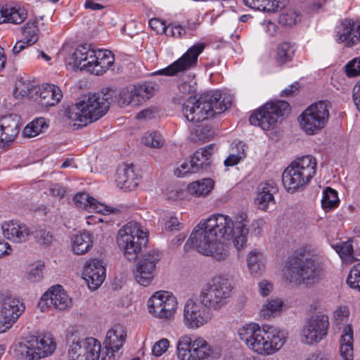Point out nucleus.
Returning a JSON list of instances; mask_svg holds the SVG:
<instances>
[{
    "label": "nucleus",
    "mask_w": 360,
    "mask_h": 360,
    "mask_svg": "<svg viewBox=\"0 0 360 360\" xmlns=\"http://www.w3.org/2000/svg\"><path fill=\"white\" fill-rule=\"evenodd\" d=\"M262 25L265 32L267 33L269 36L274 37L276 35L278 30V27L276 22L269 20H264Z\"/></svg>",
    "instance_id": "60"
},
{
    "label": "nucleus",
    "mask_w": 360,
    "mask_h": 360,
    "mask_svg": "<svg viewBox=\"0 0 360 360\" xmlns=\"http://www.w3.org/2000/svg\"><path fill=\"white\" fill-rule=\"evenodd\" d=\"M49 191L51 195L58 198L59 199L63 198L67 192L66 188L59 184H51L49 186Z\"/></svg>",
    "instance_id": "59"
},
{
    "label": "nucleus",
    "mask_w": 360,
    "mask_h": 360,
    "mask_svg": "<svg viewBox=\"0 0 360 360\" xmlns=\"http://www.w3.org/2000/svg\"><path fill=\"white\" fill-rule=\"evenodd\" d=\"M44 264L38 263L30 265L27 271L26 277L32 283L39 282L43 278Z\"/></svg>",
    "instance_id": "48"
},
{
    "label": "nucleus",
    "mask_w": 360,
    "mask_h": 360,
    "mask_svg": "<svg viewBox=\"0 0 360 360\" xmlns=\"http://www.w3.org/2000/svg\"><path fill=\"white\" fill-rule=\"evenodd\" d=\"M141 142L147 147L159 148L163 146L164 139L160 133L157 131H148L143 136Z\"/></svg>",
    "instance_id": "45"
},
{
    "label": "nucleus",
    "mask_w": 360,
    "mask_h": 360,
    "mask_svg": "<svg viewBox=\"0 0 360 360\" xmlns=\"http://www.w3.org/2000/svg\"><path fill=\"white\" fill-rule=\"evenodd\" d=\"M353 330L350 326H346L340 337L339 360H353Z\"/></svg>",
    "instance_id": "34"
},
{
    "label": "nucleus",
    "mask_w": 360,
    "mask_h": 360,
    "mask_svg": "<svg viewBox=\"0 0 360 360\" xmlns=\"http://www.w3.org/2000/svg\"><path fill=\"white\" fill-rule=\"evenodd\" d=\"M34 99L39 105L44 107H51L57 105L63 98V93L60 89L52 84H44L35 86ZM34 98V96H30Z\"/></svg>",
    "instance_id": "25"
},
{
    "label": "nucleus",
    "mask_w": 360,
    "mask_h": 360,
    "mask_svg": "<svg viewBox=\"0 0 360 360\" xmlns=\"http://www.w3.org/2000/svg\"><path fill=\"white\" fill-rule=\"evenodd\" d=\"M83 276L89 288L92 290H96L105 278V268L103 262L96 259L87 261L84 267Z\"/></svg>",
    "instance_id": "24"
},
{
    "label": "nucleus",
    "mask_w": 360,
    "mask_h": 360,
    "mask_svg": "<svg viewBox=\"0 0 360 360\" xmlns=\"http://www.w3.org/2000/svg\"><path fill=\"white\" fill-rule=\"evenodd\" d=\"M243 1L250 8L269 13L275 12L280 8L278 0H243Z\"/></svg>",
    "instance_id": "39"
},
{
    "label": "nucleus",
    "mask_w": 360,
    "mask_h": 360,
    "mask_svg": "<svg viewBox=\"0 0 360 360\" xmlns=\"http://www.w3.org/2000/svg\"><path fill=\"white\" fill-rule=\"evenodd\" d=\"M335 40L338 43H344L350 47L358 43L354 22L351 19H345L336 27Z\"/></svg>",
    "instance_id": "30"
},
{
    "label": "nucleus",
    "mask_w": 360,
    "mask_h": 360,
    "mask_svg": "<svg viewBox=\"0 0 360 360\" xmlns=\"http://www.w3.org/2000/svg\"><path fill=\"white\" fill-rule=\"evenodd\" d=\"M233 288L228 278L215 276L202 288L199 301L210 310L219 311L228 304Z\"/></svg>",
    "instance_id": "10"
},
{
    "label": "nucleus",
    "mask_w": 360,
    "mask_h": 360,
    "mask_svg": "<svg viewBox=\"0 0 360 360\" xmlns=\"http://www.w3.org/2000/svg\"><path fill=\"white\" fill-rule=\"evenodd\" d=\"M196 82L193 79L184 81L179 84V90L184 94H190L195 91Z\"/></svg>",
    "instance_id": "57"
},
{
    "label": "nucleus",
    "mask_w": 360,
    "mask_h": 360,
    "mask_svg": "<svg viewBox=\"0 0 360 360\" xmlns=\"http://www.w3.org/2000/svg\"><path fill=\"white\" fill-rule=\"evenodd\" d=\"M73 200L78 207L89 212H92L102 214H109L112 212V209L110 207L101 203L86 192L77 193L74 196Z\"/></svg>",
    "instance_id": "28"
},
{
    "label": "nucleus",
    "mask_w": 360,
    "mask_h": 360,
    "mask_svg": "<svg viewBox=\"0 0 360 360\" xmlns=\"http://www.w3.org/2000/svg\"><path fill=\"white\" fill-rule=\"evenodd\" d=\"M155 91V84L150 82L129 86L121 90L117 103L121 107L141 105L151 98Z\"/></svg>",
    "instance_id": "17"
},
{
    "label": "nucleus",
    "mask_w": 360,
    "mask_h": 360,
    "mask_svg": "<svg viewBox=\"0 0 360 360\" xmlns=\"http://www.w3.org/2000/svg\"><path fill=\"white\" fill-rule=\"evenodd\" d=\"M316 166V159L311 155L294 160L282 174V182L286 191L295 193L303 191L314 176Z\"/></svg>",
    "instance_id": "5"
},
{
    "label": "nucleus",
    "mask_w": 360,
    "mask_h": 360,
    "mask_svg": "<svg viewBox=\"0 0 360 360\" xmlns=\"http://www.w3.org/2000/svg\"><path fill=\"white\" fill-rule=\"evenodd\" d=\"M35 86H33L30 82H18L13 90V94L16 98H23L30 96V94L34 91Z\"/></svg>",
    "instance_id": "50"
},
{
    "label": "nucleus",
    "mask_w": 360,
    "mask_h": 360,
    "mask_svg": "<svg viewBox=\"0 0 360 360\" xmlns=\"http://www.w3.org/2000/svg\"><path fill=\"white\" fill-rule=\"evenodd\" d=\"M71 304V299L61 285H56L43 294L38 303L42 311L53 307L56 309L65 310Z\"/></svg>",
    "instance_id": "23"
},
{
    "label": "nucleus",
    "mask_w": 360,
    "mask_h": 360,
    "mask_svg": "<svg viewBox=\"0 0 360 360\" xmlns=\"http://www.w3.org/2000/svg\"><path fill=\"white\" fill-rule=\"evenodd\" d=\"M349 315V310L346 306L338 307L333 312L335 324L340 327L345 322H347Z\"/></svg>",
    "instance_id": "52"
},
{
    "label": "nucleus",
    "mask_w": 360,
    "mask_h": 360,
    "mask_svg": "<svg viewBox=\"0 0 360 360\" xmlns=\"http://www.w3.org/2000/svg\"><path fill=\"white\" fill-rule=\"evenodd\" d=\"M149 26L157 34H162L165 32L167 25L165 21L159 18H152L148 22Z\"/></svg>",
    "instance_id": "58"
},
{
    "label": "nucleus",
    "mask_w": 360,
    "mask_h": 360,
    "mask_svg": "<svg viewBox=\"0 0 360 360\" xmlns=\"http://www.w3.org/2000/svg\"><path fill=\"white\" fill-rule=\"evenodd\" d=\"M115 181L117 186L126 190H131L138 186L137 175L132 166L120 168L116 173Z\"/></svg>",
    "instance_id": "33"
},
{
    "label": "nucleus",
    "mask_w": 360,
    "mask_h": 360,
    "mask_svg": "<svg viewBox=\"0 0 360 360\" xmlns=\"http://www.w3.org/2000/svg\"><path fill=\"white\" fill-rule=\"evenodd\" d=\"M276 184L274 181L269 180L260 183L257 188V197L255 203L261 210H266L269 203L274 200V193L277 191Z\"/></svg>",
    "instance_id": "31"
},
{
    "label": "nucleus",
    "mask_w": 360,
    "mask_h": 360,
    "mask_svg": "<svg viewBox=\"0 0 360 360\" xmlns=\"http://www.w3.org/2000/svg\"><path fill=\"white\" fill-rule=\"evenodd\" d=\"M290 111L287 101L278 100L266 102L252 113L249 119L252 125L260 127L264 131L273 128L279 117Z\"/></svg>",
    "instance_id": "13"
},
{
    "label": "nucleus",
    "mask_w": 360,
    "mask_h": 360,
    "mask_svg": "<svg viewBox=\"0 0 360 360\" xmlns=\"http://www.w3.org/2000/svg\"><path fill=\"white\" fill-rule=\"evenodd\" d=\"M205 48L203 42H198L191 46L179 59L167 67L159 70L153 75L169 77L178 76L190 69L195 68L198 63V58Z\"/></svg>",
    "instance_id": "15"
},
{
    "label": "nucleus",
    "mask_w": 360,
    "mask_h": 360,
    "mask_svg": "<svg viewBox=\"0 0 360 360\" xmlns=\"http://www.w3.org/2000/svg\"><path fill=\"white\" fill-rule=\"evenodd\" d=\"M214 182L211 179H204L190 184L188 186V191L191 195L196 196H205L213 189Z\"/></svg>",
    "instance_id": "38"
},
{
    "label": "nucleus",
    "mask_w": 360,
    "mask_h": 360,
    "mask_svg": "<svg viewBox=\"0 0 360 360\" xmlns=\"http://www.w3.org/2000/svg\"><path fill=\"white\" fill-rule=\"evenodd\" d=\"M206 228L212 232L219 243L232 240L237 250L246 245L248 241V215L244 212H238L234 220L226 214L215 213L203 220Z\"/></svg>",
    "instance_id": "2"
},
{
    "label": "nucleus",
    "mask_w": 360,
    "mask_h": 360,
    "mask_svg": "<svg viewBox=\"0 0 360 360\" xmlns=\"http://www.w3.org/2000/svg\"><path fill=\"white\" fill-rule=\"evenodd\" d=\"M20 118L16 115L0 117V145L13 142L19 133Z\"/></svg>",
    "instance_id": "27"
},
{
    "label": "nucleus",
    "mask_w": 360,
    "mask_h": 360,
    "mask_svg": "<svg viewBox=\"0 0 360 360\" xmlns=\"http://www.w3.org/2000/svg\"><path fill=\"white\" fill-rule=\"evenodd\" d=\"M329 318L326 314H318L311 316L302 330V340L307 345L321 342L328 335Z\"/></svg>",
    "instance_id": "19"
},
{
    "label": "nucleus",
    "mask_w": 360,
    "mask_h": 360,
    "mask_svg": "<svg viewBox=\"0 0 360 360\" xmlns=\"http://www.w3.org/2000/svg\"><path fill=\"white\" fill-rule=\"evenodd\" d=\"M191 173L190 161L183 162L179 167L174 170V174L177 177H184L185 175Z\"/></svg>",
    "instance_id": "62"
},
{
    "label": "nucleus",
    "mask_w": 360,
    "mask_h": 360,
    "mask_svg": "<svg viewBox=\"0 0 360 360\" xmlns=\"http://www.w3.org/2000/svg\"><path fill=\"white\" fill-rule=\"evenodd\" d=\"M160 259V253L158 250L147 252L136 264L134 275L136 282L143 286H148L154 277L156 264Z\"/></svg>",
    "instance_id": "21"
},
{
    "label": "nucleus",
    "mask_w": 360,
    "mask_h": 360,
    "mask_svg": "<svg viewBox=\"0 0 360 360\" xmlns=\"http://www.w3.org/2000/svg\"><path fill=\"white\" fill-rule=\"evenodd\" d=\"M282 307V300L280 299H271L262 306L260 316L264 319H269L280 313Z\"/></svg>",
    "instance_id": "43"
},
{
    "label": "nucleus",
    "mask_w": 360,
    "mask_h": 360,
    "mask_svg": "<svg viewBox=\"0 0 360 360\" xmlns=\"http://www.w3.org/2000/svg\"><path fill=\"white\" fill-rule=\"evenodd\" d=\"M330 106L328 101H319L308 106L298 117L301 129L308 135L318 134L328 121Z\"/></svg>",
    "instance_id": "12"
},
{
    "label": "nucleus",
    "mask_w": 360,
    "mask_h": 360,
    "mask_svg": "<svg viewBox=\"0 0 360 360\" xmlns=\"http://www.w3.org/2000/svg\"><path fill=\"white\" fill-rule=\"evenodd\" d=\"M158 223L167 231L178 230L180 223L178 219L171 213H165L159 219Z\"/></svg>",
    "instance_id": "49"
},
{
    "label": "nucleus",
    "mask_w": 360,
    "mask_h": 360,
    "mask_svg": "<svg viewBox=\"0 0 360 360\" xmlns=\"http://www.w3.org/2000/svg\"><path fill=\"white\" fill-rule=\"evenodd\" d=\"M148 312L153 316L168 320L172 319L177 309L178 302L172 293L160 290L155 292L148 300Z\"/></svg>",
    "instance_id": "16"
},
{
    "label": "nucleus",
    "mask_w": 360,
    "mask_h": 360,
    "mask_svg": "<svg viewBox=\"0 0 360 360\" xmlns=\"http://www.w3.org/2000/svg\"><path fill=\"white\" fill-rule=\"evenodd\" d=\"M240 340L252 352L260 356H271L285 344L287 333L280 328L256 323L243 325L238 330Z\"/></svg>",
    "instance_id": "1"
},
{
    "label": "nucleus",
    "mask_w": 360,
    "mask_h": 360,
    "mask_svg": "<svg viewBox=\"0 0 360 360\" xmlns=\"http://www.w3.org/2000/svg\"><path fill=\"white\" fill-rule=\"evenodd\" d=\"M47 128L48 125L44 118H37L24 128L22 134L25 137L32 138L44 132Z\"/></svg>",
    "instance_id": "42"
},
{
    "label": "nucleus",
    "mask_w": 360,
    "mask_h": 360,
    "mask_svg": "<svg viewBox=\"0 0 360 360\" xmlns=\"http://www.w3.org/2000/svg\"><path fill=\"white\" fill-rule=\"evenodd\" d=\"M126 336L127 332L124 327L120 324L115 325L108 331L104 341L108 356L110 357L114 356L115 352L123 346Z\"/></svg>",
    "instance_id": "29"
},
{
    "label": "nucleus",
    "mask_w": 360,
    "mask_h": 360,
    "mask_svg": "<svg viewBox=\"0 0 360 360\" xmlns=\"http://www.w3.org/2000/svg\"><path fill=\"white\" fill-rule=\"evenodd\" d=\"M165 34L167 36H169L174 38H181L186 34L185 28L176 24H169L167 25V28Z\"/></svg>",
    "instance_id": "54"
},
{
    "label": "nucleus",
    "mask_w": 360,
    "mask_h": 360,
    "mask_svg": "<svg viewBox=\"0 0 360 360\" xmlns=\"http://www.w3.org/2000/svg\"><path fill=\"white\" fill-rule=\"evenodd\" d=\"M211 310L199 302L188 299L184 307V323L189 329H198L208 323L212 318Z\"/></svg>",
    "instance_id": "18"
},
{
    "label": "nucleus",
    "mask_w": 360,
    "mask_h": 360,
    "mask_svg": "<svg viewBox=\"0 0 360 360\" xmlns=\"http://www.w3.org/2000/svg\"><path fill=\"white\" fill-rule=\"evenodd\" d=\"M264 261L262 252L256 249L250 251L247 256V264L250 274L257 275L260 273L264 269Z\"/></svg>",
    "instance_id": "37"
},
{
    "label": "nucleus",
    "mask_w": 360,
    "mask_h": 360,
    "mask_svg": "<svg viewBox=\"0 0 360 360\" xmlns=\"http://www.w3.org/2000/svg\"><path fill=\"white\" fill-rule=\"evenodd\" d=\"M110 96L103 91L94 93L72 105L66 112L67 117L80 125H86L102 117L107 112L110 105Z\"/></svg>",
    "instance_id": "6"
},
{
    "label": "nucleus",
    "mask_w": 360,
    "mask_h": 360,
    "mask_svg": "<svg viewBox=\"0 0 360 360\" xmlns=\"http://www.w3.org/2000/svg\"><path fill=\"white\" fill-rule=\"evenodd\" d=\"M246 158V152H241L240 155L229 153V156L225 159L224 164L226 167H233L238 164L241 160Z\"/></svg>",
    "instance_id": "56"
},
{
    "label": "nucleus",
    "mask_w": 360,
    "mask_h": 360,
    "mask_svg": "<svg viewBox=\"0 0 360 360\" xmlns=\"http://www.w3.org/2000/svg\"><path fill=\"white\" fill-rule=\"evenodd\" d=\"M347 283L348 285L360 291V263L354 264L350 269Z\"/></svg>",
    "instance_id": "47"
},
{
    "label": "nucleus",
    "mask_w": 360,
    "mask_h": 360,
    "mask_svg": "<svg viewBox=\"0 0 360 360\" xmlns=\"http://www.w3.org/2000/svg\"><path fill=\"white\" fill-rule=\"evenodd\" d=\"M68 60L73 69L85 70L95 75H102L113 65L115 57L110 51L96 49L91 44H82L77 46Z\"/></svg>",
    "instance_id": "4"
},
{
    "label": "nucleus",
    "mask_w": 360,
    "mask_h": 360,
    "mask_svg": "<svg viewBox=\"0 0 360 360\" xmlns=\"http://www.w3.org/2000/svg\"><path fill=\"white\" fill-rule=\"evenodd\" d=\"M169 341L162 338L157 341L152 347V354L155 356H162L169 348Z\"/></svg>",
    "instance_id": "55"
},
{
    "label": "nucleus",
    "mask_w": 360,
    "mask_h": 360,
    "mask_svg": "<svg viewBox=\"0 0 360 360\" xmlns=\"http://www.w3.org/2000/svg\"><path fill=\"white\" fill-rule=\"evenodd\" d=\"M212 347L200 336H181L177 343L179 360H207L211 357Z\"/></svg>",
    "instance_id": "14"
},
{
    "label": "nucleus",
    "mask_w": 360,
    "mask_h": 360,
    "mask_svg": "<svg viewBox=\"0 0 360 360\" xmlns=\"http://www.w3.org/2000/svg\"><path fill=\"white\" fill-rule=\"evenodd\" d=\"M266 224L263 219H257L254 220L251 224L252 234L255 236H259L262 234L264 227Z\"/></svg>",
    "instance_id": "61"
},
{
    "label": "nucleus",
    "mask_w": 360,
    "mask_h": 360,
    "mask_svg": "<svg viewBox=\"0 0 360 360\" xmlns=\"http://www.w3.org/2000/svg\"><path fill=\"white\" fill-rule=\"evenodd\" d=\"M295 258L290 263L288 279L290 283L309 285L314 283L319 277V265L311 257V248L304 245L297 249Z\"/></svg>",
    "instance_id": "8"
},
{
    "label": "nucleus",
    "mask_w": 360,
    "mask_h": 360,
    "mask_svg": "<svg viewBox=\"0 0 360 360\" xmlns=\"http://www.w3.org/2000/svg\"><path fill=\"white\" fill-rule=\"evenodd\" d=\"M210 149H212L211 146L202 149L201 151H195L193 154L190 160L191 173H196L210 165Z\"/></svg>",
    "instance_id": "36"
},
{
    "label": "nucleus",
    "mask_w": 360,
    "mask_h": 360,
    "mask_svg": "<svg viewBox=\"0 0 360 360\" xmlns=\"http://www.w3.org/2000/svg\"><path fill=\"white\" fill-rule=\"evenodd\" d=\"M204 221H201L192 231L186 241L184 249L195 248L199 252L222 260L229 255L227 246L219 243L211 231L206 228Z\"/></svg>",
    "instance_id": "9"
},
{
    "label": "nucleus",
    "mask_w": 360,
    "mask_h": 360,
    "mask_svg": "<svg viewBox=\"0 0 360 360\" xmlns=\"http://www.w3.org/2000/svg\"><path fill=\"white\" fill-rule=\"evenodd\" d=\"M340 200L338 192L330 187H327L323 191L321 206L326 212H328L338 206Z\"/></svg>",
    "instance_id": "40"
},
{
    "label": "nucleus",
    "mask_w": 360,
    "mask_h": 360,
    "mask_svg": "<svg viewBox=\"0 0 360 360\" xmlns=\"http://www.w3.org/2000/svg\"><path fill=\"white\" fill-rule=\"evenodd\" d=\"M148 242L147 231L136 221L127 222L117 232V245L129 261L136 260Z\"/></svg>",
    "instance_id": "7"
},
{
    "label": "nucleus",
    "mask_w": 360,
    "mask_h": 360,
    "mask_svg": "<svg viewBox=\"0 0 360 360\" xmlns=\"http://www.w3.org/2000/svg\"><path fill=\"white\" fill-rule=\"evenodd\" d=\"M345 73L349 77L360 75V57L355 58L345 65Z\"/></svg>",
    "instance_id": "53"
},
{
    "label": "nucleus",
    "mask_w": 360,
    "mask_h": 360,
    "mask_svg": "<svg viewBox=\"0 0 360 360\" xmlns=\"http://www.w3.org/2000/svg\"><path fill=\"white\" fill-rule=\"evenodd\" d=\"M259 291L262 296H267L273 289V285L271 282L263 280L259 283Z\"/></svg>",
    "instance_id": "63"
},
{
    "label": "nucleus",
    "mask_w": 360,
    "mask_h": 360,
    "mask_svg": "<svg viewBox=\"0 0 360 360\" xmlns=\"http://www.w3.org/2000/svg\"><path fill=\"white\" fill-rule=\"evenodd\" d=\"M298 20H300L299 15L292 10L282 13L278 18L280 24L289 27L295 25Z\"/></svg>",
    "instance_id": "51"
},
{
    "label": "nucleus",
    "mask_w": 360,
    "mask_h": 360,
    "mask_svg": "<svg viewBox=\"0 0 360 360\" xmlns=\"http://www.w3.org/2000/svg\"><path fill=\"white\" fill-rule=\"evenodd\" d=\"M92 245L91 234L89 232L84 231L74 237L72 242V249L75 254L82 255L87 252Z\"/></svg>",
    "instance_id": "35"
},
{
    "label": "nucleus",
    "mask_w": 360,
    "mask_h": 360,
    "mask_svg": "<svg viewBox=\"0 0 360 360\" xmlns=\"http://www.w3.org/2000/svg\"><path fill=\"white\" fill-rule=\"evenodd\" d=\"M37 237L39 242L44 245H49L53 240V235L46 231H40Z\"/></svg>",
    "instance_id": "64"
},
{
    "label": "nucleus",
    "mask_w": 360,
    "mask_h": 360,
    "mask_svg": "<svg viewBox=\"0 0 360 360\" xmlns=\"http://www.w3.org/2000/svg\"><path fill=\"white\" fill-rule=\"evenodd\" d=\"M4 237L15 243L26 242L31 233L28 226L18 220H9L1 224Z\"/></svg>",
    "instance_id": "26"
},
{
    "label": "nucleus",
    "mask_w": 360,
    "mask_h": 360,
    "mask_svg": "<svg viewBox=\"0 0 360 360\" xmlns=\"http://www.w3.org/2000/svg\"><path fill=\"white\" fill-rule=\"evenodd\" d=\"M25 309L24 304L19 300L5 298L0 311V333L9 329L23 313Z\"/></svg>",
    "instance_id": "22"
},
{
    "label": "nucleus",
    "mask_w": 360,
    "mask_h": 360,
    "mask_svg": "<svg viewBox=\"0 0 360 360\" xmlns=\"http://www.w3.org/2000/svg\"><path fill=\"white\" fill-rule=\"evenodd\" d=\"M333 249L339 255L344 262L351 263L354 259L353 246L349 240L333 245Z\"/></svg>",
    "instance_id": "44"
},
{
    "label": "nucleus",
    "mask_w": 360,
    "mask_h": 360,
    "mask_svg": "<svg viewBox=\"0 0 360 360\" xmlns=\"http://www.w3.org/2000/svg\"><path fill=\"white\" fill-rule=\"evenodd\" d=\"M23 39L30 44H34L39 39V29L37 22H27L22 27Z\"/></svg>",
    "instance_id": "46"
},
{
    "label": "nucleus",
    "mask_w": 360,
    "mask_h": 360,
    "mask_svg": "<svg viewBox=\"0 0 360 360\" xmlns=\"http://www.w3.org/2000/svg\"><path fill=\"white\" fill-rule=\"evenodd\" d=\"M1 8L3 23L19 25L27 18V9L19 4H6L1 6Z\"/></svg>",
    "instance_id": "32"
},
{
    "label": "nucleus",
    "mask_w": 360,
    "mask_h": 360,
    "mask_svg": "<svg viewBox=\"0 0 360 360\" xmlns=\"http://www.w3.org/2000/svg\"><path fill=\"white\" fill-rule=\"evenodd\" d=\"M101 348L100 342L94 338L73 342L68 350L69 360H98Z\"/></svg>",
    "instance_id": "20"
},
{
    "label": "nucleus",
    "mask_w": 360,
    "mask_h": 360,
    "mask_svg": "<svg viewBox=\"0 0 360 360\" xmlns=\"http://www.w3.org/2000/svg\"><path fill=\"white\" fill-rule=\"evenodd\" d=\"M295 51V46L289 42H282L277 47L276 59L280 64H284L292 60Z\"/></svg>",
    "instance_id": "41"
},
{
    "label": "nucleus",
    "mask_w": 360,
    "mask_h": 360,
    "mask_svg": "<svg viewBox=\"0 0 360 360\" xmlns=\"http://www.w3.org/2000/svg\"><path fill=\"white\" fill-rule=\"evenodd\" d=\"M231 102L232 97H223L219 90L207 91L198 99L189 97L183 105L182 112L188 121L197 123L221 113L231 106Z\"/></svg>",
    "instance_id": "3"
},
{
    "label": "nucleus",
    "mask_w": 360,
    "mask_h": 360,
    "mask_svg": "<svg viewBox=\"0 0 360 360\" xmlns=\"http://www.w3.org/2000/svg\"><path fill=\"white\" fill-rule=\"evenodd\" d=\"M56 343L49 335L25 337L15 345L14 352L21 360H38L51 355Z\"/></svg>",
    "instance_id": "11"
}]
</instances>
